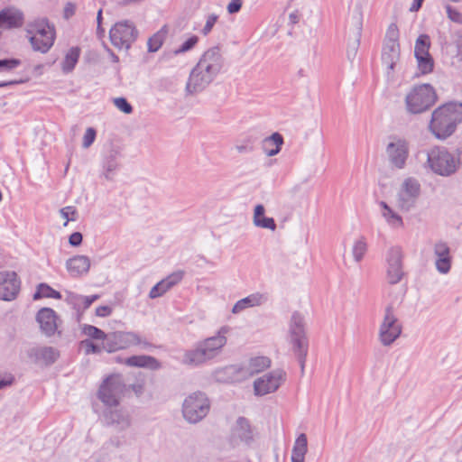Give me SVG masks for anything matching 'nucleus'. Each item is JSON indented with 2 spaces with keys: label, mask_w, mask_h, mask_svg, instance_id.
I'll use <instances>...</instances> for the list:
<instances>
[{
  "label": "nucleus",
  "mask_w": 462,
  "mask_h": 462,
  "mask_svg": "<svg viewBox=\"0 0 462 462\" xmlns=\"http://www.w3.org/2000/svg\"><path fill=\"white\" fill-rule=\"evenodd\" d=\"M223 65L224 59L218 46L207 50L189 73L186 94L194 96L204 91L219 74Z\"/></svg>",
  "instance_id": "f257e3e1"
},
{
  "label": "nucleus",
  "mask_w": 462,
  "mask_h": 462,
  "mask_svg": "<svg viewBox=\"0 0 462 462\" xmlns=\"http://www.w3.org/2000/svg\"><path fill=\"white\" fill-rule=\"evenodd\" d=\"M230 331L223 326L215 336L197 342L194 347L184 352L181 363L189 366H199L217 356L227 342L226 335Z\"/></svg>",
  "instance_id": "f03ea898"
},
{
  "label": "nucleus",
  "mask_w": 462,
  "mask_h": 462,
  "mask_svg": "<svg viewBox=\"0 0 462 462\" xmlns=\"http://www.w3.org/2000/svg\"><path fill=\"white\" fill-rule=\"evenodd\" d=\"M462 122V102L451 101L437 107L431 114L430 129L441 140L451 136Z\"/></svg>",
  "instance_id": "7ed1b4c3"
},
{
  "label": "nucleus",
  "mask_w": 462,
  "mask_h": 462,
  "mask_svg": "<svg viewBox=\"0 0 462 462\" xmlns=\"http://www.w3.org/2000/svg\"><path fill=\"white\" fill-rule=\"evenodd\" d=\"M27 37L34 51L47 53L53 46L55 27L46 18L36 19L27 24Z\"/></svg>",
  "instance_id": "20e7f679"
},
{
  "label": "nucleus",
  "mask_w": 462,
  "mask_h": 462,
  "mask_svg": "<svg viewBox=\"0 0 462 462\" xmlns=\"http://www.w3.org/2000/svg\"><path fill=\"white\" fill-rule=\"evenodd\" d=\"M289 334L291 350L300 364V372L303 374L309 350V340L305 332L304 318L299 312H294L291 315Z\"/></svg>",
  "instance_id": "39448f33"
},
{
  "label": "nucleus",
  "mask_w": 462,
  "mask_h": 462,
  "mask_svg": "<svg viewBox=\"0 0 462 462\" xmlns=\"http://www.w3.org/2000/svg\"><path fill=\"white\" fill-rule=\"evenodd\" d=\"M437 94L430 84L414 86L405 97L406 109L410 114H421L437 101Z\"/></svg>",
  "instance_id": "423d86ee"
},
{
  "label": "nucleus",
  "mask_w": 462,
  "mask_h": 462,
  "mask_svg": "<svg viewBox=\"0 0 462 462\" xmlns=\"http://www.w3.org/2000/svg\"><path fill=\"white\" fill-rule=\"evenodd\" d=\"M430 168L440 176H449L456 172L457 167L455 157L445 147H434L427 152Z\"/></svg>",
  "instance_id": "0eeeda50"
},
{
  "label": "nucleus",
  "mask_w": 462,
  "mask_h": 462,
  "mask_svg": "<svg viewBox=\"0 0 462 462\" xmlns=\"http://www.w3.org/2000/svg\"><path fill=\"white\" fill-rule=\"evenodd\" d=\"M210 402L204 393L196 392L189 394L183 402L182 414L189 423H198L207 416Z\"/></svg>",
  "instance_id": "6e6552de"
},
{
  "label": "nucleus",
  "mask_w": 462,
  "mask_h": 462,
  "mask_svg": "<svg viewBox=\"0 0 462 462\" xmlns=\"http://www.w3.org/2000/svg\"><path fill=\"white\" fill-rule=\"evenodd\" d=\"M125 390L123 377L120 374L107 376L97 392L98 399L107 407H116Z\"/></svg>",
  "instance_id": "1a4fd4ad"
},
{
  "label": "nucleus",
  "mask_w": 462,
  "mask_h": 462,
  "mask_svg": "<svg viewBox=\"0 0 462 462\" xmlns=\"http://www.w3.org/2000/svg\"><path fill=\"white\" fill-rule=\"evenodd\" d=\"M111 43L117 49L128 51L138 37L134 23L129 20L117 22L109 32Z\"/></svg>",
  "instance_id": "9d476101"
},
{
  "label": "nucleus",
  "mask_w": 462,
  "mask_h": 462,
  "mask_svg": "<svg viewBox=\"0 0 462 462\" xmlns=\"http://www.w3.org/2000/svg\"><path fill=\"white\" fill-rule=\"evenodd\" d=\"M402 327L393 311V307L389 305L384 310L383 321L379 328V340L384 346H391L402 334Z\"/></svg>",
  "instance_id": "9b49d317"
},
{
  "label": "nucleus",
  "mask_w": 462,
  "mask_h": 462,
  "mask_svg": "<svg viewBox=\"0 0 462 462\" xmlns=\"http://www.w3.org/2000/svg\"><path fill=\"white\" fill-rule=\"evenodd\" d=\"M137 345H143L144 347L151 346L150 343L145 340H142L141 337L134 332L116 331L106 334L105 341H103V348L108 353Z\"/></svg>",
  "instance_id": "f8f14e48"
},
{
  "label": "nucleus",
  "mask_w": 462,
  "mask_h": 462,
  "mask_svg": "<svg viewBox=\"0 0 462 462\" xmlns=\"http://www.w3.org/2000/svg\"><path fill=\"white\" fill-rule=\"evenodd\" d=\"M420 194V184L414 178H407L397 194V206L403 211L411 209Z\"/></svg>",
  "instance_id": "ddd939ff"
},
{
  "label": "nucleus",
  "mask_w": 462,
  "mask_h": 462,
  "mask_svg": "<svg viewBox=\"0 0 462 462\" xmlns=\"http://www.w3.org/2000/svg\"><path fill=\"white\" fill-rule=\"evenodd\" d=\"M286 373L282 369L273 370L264 374L254 382L255 395L263 396L274 393L284 382Z\"/></svg>",
  "instance_id": "4468645a"
},
{
  "label": "nucleus",
  "mask_w": 462,
  "mask_h": 462,
  "mask_svg": "<svg viewBox=\"0 0 462 462\" xmlns=\"http://www.w3.org/2000/svg\"><path fill=\"white\" fill-rule=\"evenodd\" d=\"M403 254L398 246L391 247L386 253V278L390 284H397L404 275L402 266Z\"/></svg>",
  "instance_id": "2eb2a0df"
},
{
  "label": "nucleus",
  "mask_w": 462,
  "mask_h": 462,
  "mask_svg": "<svg viewBox=\"0 0 462 462\" xmlns=\"http://www.w3.org/2000/svg\"><path fill=\"white\" fill-rule=\"evenodd\" d=\"M36 321L39 323L41 331L48 337L58 334L61 337L62 333L59 329L60 319L56 312L51 308H42L36 314Z\"/></svg>",
  "instance_id": "dca6fc26"
},
{
  "label": "nucleus",
  "mask_w": 462,
  "mask_h": 462,
  "mask_svg": "<svg viewBox=\"0 0 462 462\" xmlns=\"http://www.w3.org/2000/svg\"><path fill=\"white\" fill-rule=\"evenodd\" d=\"M253 440V430L250 421L245 417H238L231 428L229 436L230 445L235 448L241 443L249 444Z\"/></svg>",
  "instance_id": "f3484780"
},
{
  "label": "nucleus",
  "mask_w": 462,
  "mask_h": 462,
  "mask_svg": "<svg viewBox=\"0 0 462 462\" xmlns=\"http://www.w3.org/2000/svg\"><path fill=\"white\" fill-rule=\"evenodd\" d=\"M390 162L397 169H403L409 155L408 143L403 139H394L386 146Z\"/></svg>",
  "instance_id": "a211bd4d"
},
{
  "label": "nucleus",
  "mask_w": 462,
  "mask_h": 462,
  "mask_svg": "<svg viewBox=\"0 0 462 462\" xmlns=\"http://www.w3.org/2000/svg\"><path fill=\"white\" fill-rule=\"evenodd\" d=\"M20 280L14 272L0 273V300H13L20 291Z\"/></svg>",
  "instance_id": "6ab92c4d"
},
{
  "label": "nucleus",
  "mask_w": 462,
  "mask_h": 462,
  "mask_svg": "<svg viewBox=\"0 0 462 462\" xmlns=\"http://www.w3.org/2000/svg\"><path fill=\"white\" fill-rule=\"evenodd\" d=\"M435 267L441 274L449 273L452 264L450 248L445 242H438L434 245Z\"/></svg>",
  "instance_id": "aec40b11"
},
{
  "label": "nucleus",
  "mask_w": 462,
  "mask_h": 462,
  "mask_svg": "<svg viewBox=\"0 0 462 462\" xmlns=\"http://www.w3.org/2000/svg\"><path fill=\"white\" fill-rule=\"evenodd\" d=\"M184 277L183 271H177L169 274L166 278L156 283L150 291L149 297L156 299L178 284Z\"/></svg>",
  "instance_id": "412c9836"
},
{
  "label": "nucleus",
  "mask_w": 462,
  "mask_h": 462,
  "mask_svg": "<svg viewBox=\"0 0 462 462\" xmlns=\"http://www.w3.org/2000/svg\"><path fill=\"white\" fill-rule=\"evenodd\" d=\"M400 59V45L399 43L387 44L384 43L382 51V62L386 67L387 77L393 75L395 65Z\"/></svg>",
  "instance_id": "4be33fe9"
},
{
  "label": "nucleus",
  "mask_w": 462,
  "mask_h": 462,
  "mask_svg": "<svg viewBox=\"0 0 462 462\" xmlns=\"http://www.w3.org/2000/svg\"><path fill=\"white\" fill-rule=\"evenodd\" d=\"M66 268L72 277H79L88 273L90 259L86 255H75L66 262Z\"/></svg>",
  "instance_id": "5701e85b"
},
{
  "label": "nucleus",
  "mask_w": 462,
  "mask_h": 462,
  "mask_svg": "<svg viewBox=\"0 0 462 462\" xmlns=\"http://www.w3.org/2000/svg\"><path fill=\"white\" fill-rule=\"evenodd\" d=\"M107 424L115 425L118 430H125L131 425L129 414L122 410H106L104 413Z\"/></svg>",
  "instance_id": "b1692460"
},
{
  "label": "nucleus",
  "mask_w": 462,
  "mask_h": 462,
  "mask_svg": "<svg viewBox=\"0 0 462 462\" xmlns=\"http://www.w3.org/2000/svg\"><path fill=\"white\" fill-rule=\"evenodd\" d=\"M29 356L36 360H42L46 365H52L60 356V352L52 346L33 347L30 349Z\"/></svg>",
  "instance_id": "393cba45"
},
{
  "label": "nucleus",
  "mask_w": 462,
  "mask_h": 462,
  "mask_svg": "<svg viewBox=\"0 0 462 462\" xmlns=\"http://www.w3.org/2000/svg\"><path fill=\"white\" fill-rule=\"evenodd\" d=\"M266 301H267L266 295L260 293V292L253 293V294H250L247 297L243 298V299L239 300L238 301H236V303L234 305V307L232 309V312L234 314H237V313H240L241 311L245 310L247 308L260 306V305L265 303Z\"/></svg>",
  "instance_id": "a878e982"
},
{
  "label": "nucleus",
  "mask_w": 462,
  "mask_h": 462,
  "mask_svg": "<svg viewBox=\"0 0 462 462\" xmlns=\"http://www.w3.org/2000/svg\"><path fill=\"white\" fill-rule=\"evenodd\" d=\"M99 298V295L83 296L71 291L67 292L65 300L77 311L84 310Z\"/></svg>",
  "instance_id": "bb28decb"
},
{
  "label": "nucleus",
  "mask_w": 462,
  "mask_h": 462,
  "mask_svg": "<svg viewBox=\"0 0 462 462\" xmlns=\"http://www.w3.org/2000/svg\"><path fill=\"white\" fill-rule=\"evenodd\" d=\"M125 364L132 367H144L151 370H158L162 367L161 363L151 356H132L125 360Z\"/></svg>",
  "instance_id": "cd10ccee"
},
{
  "label": "nucleus",
  "mask_w": 462,
  "mask_h": 462,
  "mask_svg": "<svg viewBox=\"0 0 462 462\" xmlns=\"http://www.w3.org/2000/svg\"><path fill=\"white\" fill-rule=\"evenodd\" d=\"M265 208L262 204L254 207L253 223L255 226L275 231L277 225L273 217L264 216Z\"/></svg>",
  "instance_id": "c85d7f7f"
},
{
  "label": "nucleus",
  "mask_w": 462,
  "mask_h": 462,
  "mask_svg": "<svg viewBox=\"0 0 462 462\" xmlns=\"http://www.w3.org/2000/svg\"><path fill=\"white\" fill-rule=\"evenodd\" d=\"M283 144V137L279 133H273L263 141V149L267 156H274L280 152Z\"/></svg>",
  "instance_id": "c756f323"
},
{
  "label": "nucleus",
  "mask_w": 462,
  "mask_h": 462,
  "mask_svg": "<svg viewBox=\"0 0 462 462\" xmlns=\"http://www.w3.org/2000/svg\"><path fill=\"white\" fill-rule=\"evenodd\" d=\"M168 34L167 25H163L158 32L148 39L147 47L149 52H156L162 46Z\"/></svg>",
  "instance_id": "7c9ffc66"
},
{
  "label": "nucleus",
  "mask_w": 462,
  "mask_h": 462,
  "mask_svg": "<svg viewBox=\"0 0 462 462\" xmlns=\"http://www.w3.org/2000/svg\"><path fill=\"white\" fill-rule=\"evenodd\" d=\"M379 205L382 208V216L390 226L399 227L403 225L402 217L394 212L386 202L380 201Z\"/></svg>",
  "instance_id": "2f4dec72"
},
{
  "label": "nucleus",
  "mask_w": 462,
  "mask_h": 462,
  "mask_svg": "<svg viewBox=\"0 0 462 462\" xmlns=\"http://www.w3.org/2000/svg\"><path fill=\"white\" fill-rule=\"evenodd\" d=\"M79 55L80 49L79 47H72L69 49L61 64V69L64 73H69L74 69L79 61Z\"/></svg>",
  "instance_id": "473e14b6"
},
{
  "label": "nucleus",
  "mask_w": 462,
  "mask_h": 462,
  "mask_svg": "<svg viewBox=\"0 0 462 462\" xmlns=\"http://www.w3.org/2000/svg\"><path fill=\"white\" fill-rule=\"evenodd\" d=\"M271 365V360L266 356H256L251 358L248 364L247 371L250 375L258 374Z\"/></svg>",
  "instance_id": "72a5a7b5"
},
{
  "label": "nucleus",
  "mask_w": 462,
  "mask_h": 462,
  "mask_svg": "<svg viewBox=\"0 0 462 462\" xmlns=\"http://www.w3.org/2000/svg\"><path fill=\"white\" fill-rule=\"evenodd\" d=\"M117 156L118 152L116 151L111 150L109 153L106 155L104 161V176L106 180H112V173L117 169Z\"/></svg>",
  "instance_id": "f704fd0d"
},
{
  "label": "nucleus",
  "mask_w": 462,
  "mask_h": 462,
  "mask_svg": "<svg viewBox=\"0 0 462 462\" xmlns=\"http://www.w3.org/2000/svg\"><path fill=\"white\" fill-rule=\"evenodd\" d=\"M42 298H51L60 300L61 299V294L60 291L52 289L47 283H40L37 286V290L33 294V300H36Z\"/></svg>",
  "instance_id": "c9c22d12"
},
{
  "label": "nucleus",
  "mask_w": 462,
  "mask_h": 462,
  "mask_svg": "<svg viewBox=\"0 0 462 462\" xmlns=\"http://www.w3.org/2000/svg\"><path fill=\"white\" fill-rule=\"evenodd\" d=\"M430 39L428 34H420L414 46V56L415 58L430 54Z\"/></svg>",
  "instance_id": "e433bc0d"
},
{
  "label": "nucleus",
  "mask_w": 462,
  "mask_h": 462,
  "mask_svg": "<svg viewBox=\"0 0 462 462\" xmlns=\"http://www.w3.org/2000/svg\"><path fill=\"white\" fill-rule=\"evenodd\" d=\"M307 450H308L307 437L304 433H301L296 439V441H295L293 448H292L291 457L304 459Z\"/></svg>",
  "instance_id": "4c0bfd02"
},
{
  "label": "nucleus",
  "mask_w": 462,
  "mask_h": 462,
  "mask_svg": "<svg viewBox=\"0 0 462 462\" xmlns=\"http://www.w3.org/2000/svg\"><path fill=\"white\" fill-rule=\"evenodd\" d=\"M360 38H361V28L357 27L353 33V37L349 39L348 43H347L346 54H347V58L351 60H354L356 55V52H357V50H358V47L360 44Z\"/></svg>",
  "instance_id": "58836bf2"
},
{
  "label": "nucleus",
  "mask_w": 462,
  "mask_h": 462,
  "mask_svg": "<svg viewBox=\"0 0 462 462\" xmlns=\"http://www.w3.org/2000/svg\"><path fill=\"white\" fill-rule=\"evenodd\" d=\"M419 71L425 75L433 70L434 60L430 54L420 56L416 58Z\"/></svg>",
  "instance_id": "ea45409f"
},
{
  "label": "nucleus",
  "mask_w": 462,
  "mask_h": 462,
  "mask_svg": "<svg viewBox=\"0 0 462 462\" xmlns=\"http://www.w3.org/2000/svg\"><path fill=\"white\" fill-rule=\"evenodd\" d=\"M82 332L90 338L102 340V342L105 341L106 337L103 330L92 325H84Z\"/></svg>",
  "instance_id": "a19ab883"
},
{
  "label": "nucleus",
  "mask_w": 462,
  "mask_h": 462,
  "mask_svg": "<svg viewBox=\"0 0 462 462\" xmlns=\"http://www.w3.org/2000/svg\"><path fill=\"white\" fill-rule=\"evenodd\" d=\"M367 250V245L364 237H361L353 246V256L356 262H360Z\"/></svg>",
  "instance_id": "79ce46f5"
},
{
  "label": "nucleus",
  "mask_w": 462,
  "mask_h": 462,
  "mask_svg": "<svg viewBox=\"0 0 462 462\" xmlns=\"http://www.w3.org/2000/svg\"><path fill=\"white\" fill-rule=\"evenodd\" d=\"M199 42V37L197 35L190 36L186 40L178 49L174 50V55H180L192 50Z\"/></svg>",
  "instance_id": "37998d69"
},
{
  "label": "nucleus",
  "mask_w": 462,
  "mask_h": 462,
  "mask_svg": "<svg viewBox=\"0 0 462 462\" xmlns=\"http://www.w3.org/2000/svg\"><path fill=\"white\" fill-rule=\"evenodd\" d=\"M219 16L217 14H209L206 16V23L203 28L201 29L200 32L202 35L207 36L208 35L214 25L218 21Z\"/></svg>",
  "instance_id": "c03bdc74"
},
{
  "label": "nucleus",
  "mask_w": 462,
  "mask_h": 462,
  "mask_svg": "<svg viewBox=\"0 0 462 462\" xmlns=\"http://www.w3.org/2000/svg\"><path fill=\"white\" fill-rule=\"evenodd\" d=\"M60 213L63 218L66 219L64 226H66L69 221H76L78 217V211L75 207L68 206L64 207L60 210Z\"/></svg>",
  "instance_id": "a18cd8bd"
},
{
  "label": "nucleus",
  "mask_w": 462,
  "mask_h": 462,
  "mask_svg": "<svg viewBox=\"0 0 462 462\" xmlns=\"http://www.w3.org/2000/svg\"><path fill=\"white\" fill-rule=\"evenodd\" d=\"M81 346L85 349V354H99L103 348V345L94 344L90 339H85L80 342Z\"/></svg>",
  "instance_id": "49530a36"
},
{
  "label": "nucleus",
  "mask_w": 462,
  "mask_h": 462,
  "mask_svg": "<svg viewBox=\"0 0 462 462\" xmlns=\"http://www.w3.org/2000/svg\"><path fill=\"white\" fill-rule=\"evenodd\" d=\"M19 59H3L0 60V71H10L21 65Z\"/></svg>",
  "instance_id": "de8ad7c7"
},
{
  "label": "nucleus",
  "mask_w": 462,
  "mask_h": 462,
  "mask_svg": "<svg viewBox=\"0 0 462 462\" xmlns=\"http://www.w3.org/2000/svg\"><path fill=\"white\" fill-rule=\"evenodd\" d=\"M398 38H399V30L397 28V25L394 23L390 24L387 29V32H386V38H385L384 43H387V44L399 43Z\"/></svg>",
  "instance_id": "09e8293b"
},
{
  "label": "nucleus",
  "mask_w": 462,
  "mask_h": 462,
  "mask_svg": "<svg viewBox=\"0 0 462 462\" xmlns=\"http://www.w3.org/2000/svg\"><path fill=\"white\" fill-rule=\"evenodd\" d=\"M115 106L125 114H131L133 112L132 105L125 97H116L114 99Z\"/></svg>",
  "instance_id": "8fccbe9b"
},
{
  "label": "nucleus",
  "mask_w": 462,
  "mask_h": 462,
  "mask_svg": "<svg viewBox=\"0 0 462 462\" xmlns=\"http://www.w3.org/2000/svg\"><path fill=\"white\" fill-rule=\"evenodd\" d=\"M96 130L92 127H89L87 129L84 137H83V147L88 148L89 147L96 139Z\"/></svg>",
  "instance_id": "3c124183"
},
{
  "label": "nucleus",
  "mask_w": 462,
  "mask_h": 462,
  "mask_svg": "<svg viewBox=\"0 0 462 462\" xmlns=\"http://www.w3.org/2000/svg\"><path fill=\"white\" fill-rule=\"evenodd\" d=\"M446 11L448 17L457 23H462V14L456 9L452 8L450 5L446 6Z\"/></svg>",
  "instance_id": "603ef678"
},
{
  "label": "nucleus",
  "mask_w": 462,
  "mask_h": 462,
  "mask_svg": "<svg viewBox=\"0 0 462 462\" xmlns=\"http://www.w3.org/2000/svg\"><path fill=\"white\" fill-rule=\"evenodd\" d=\"M243 5V0H231V2L227 5V12L230 14H236L241 10Z\"/></svg>",
  "instance_id": "864d4df0"
},
{
  "label": "nucleus",
  "mask_w": 462,
  "mask_h": 462,
  "mask_svg": "<svg viewBox=\"0 0 462 462\" xmlns=\"http://www.w3.org/2000/svg\"><path fill=\"white\" fill-rule=\"evenodd\" d=\"M83 236L80 232H74L69 237V243L71 246H79L82 244Z\"/></svg>",
  "instance_id": "5fc2aeb1"
},
{
  "label": "nucleus",
  "mask_w": 462,
  "mask_h": 462,
  "mask_svg": "<svg viewBox=\"0 0 462 462\" xmlns=\"http://www.w3.org/2000/svg\"><path fill=\"white\" fill-rule=\"evenodd\" d=\"M112 308L109 306H99L96 309V315L98 317H107L111 315Z\"/></svg>",
  "instance_id": "6e6d98bb"
},
{
  "label": "nucleus",
  "mask_w": 462,
  "mask_h": 462,
  "mask_svg": "<svg viewBox=\"0 0 462 462\" xmlns=\"http://www.w3.org/2000/svg\"><path fill=\"white\" fill-rule=\"evenodd\" d=\"M236 150L239 153H247L253 151V145L249 143L248 142L242 143V144H236Z\"/></svg>",
  "instance_id": "4d7b16f0"
},
{
  "label": "nucleus",
  "mask_w": 462,
  "mask_h": 462,
  "mask_svg": "<svg viewBox=\"0 0 462 462\" xmlns=\"http://www.w3.org/2000/svg\"><path fill=\"white\" fill-rule=\"evenodd\" d=\"M14 383V377L11 375L7 379H0V390L11 385Z\"/></svg>",
  "instance_id": "13d9d810"
},
{
  "label": "nucleus",
  "mask_w": 462,
  "mask_h": 462,
  "mask_svg": "<svg viewBox=\"0 0 462 462\" xmlns=\"http://www.w3.org/2000/svg\"><path fill=\"white\" fill-rule=\"evenodd\" d=\"M424 0H415L410 7L411 12H417L422 5Z\"/></svg>",
  "instance_id": "bf43d9fd"
},
{
  "label": "nucleus",
  "mask_w": 462,
  "mask_h": 462,
  "mask_svg": "<svg viewBox=\"0 0 462 462\" xmlns=\"http://www.w3.org/2000/svg\"><path fill=\"white\" fill-rule=\"evenodd\" d=\"M457 167L462 168V146L458 147L456 151Z\"/></svg>",
  "instance_id": "052dcab7"
},
{
  "label": "nucleus",
  "mask_w": 462,
  "mask_h": 462,
  "mask_svg": "<svg viewBox=\"0 0 462 462\" xmlns=\"http://www.w3.org/2000/svg\"><path fill=\"white\" fill-rule=\"evenodd\" d=\"M22 82H23L22 80L2 81V82H0V88H4V87H6V86H11V85H15V84H19V83H22Z\"/></svg>",
  "instance_id": "680f3d73"
},
{
  "label": "nucleus",
  "mask_w": 462,
  "mask_h": 462,
  "mask_svg": "<svg viewBox=\"0 0 462 462\" xmlns=\"http://www.w3.org/2000/svg\"><path fill=\"white\" fill-rule=\"evenodd\" d=\"M289 20L291 23L295 24L299 22V16L296 13H291L289 15Z\"/></svg>",
  "instance_id": "e2e57ef3"
},
{
  "label": "nucleus",
  "mask_w": 462,
  "mask_h": 462,
  "mask_svg": "<svg viewBox=\"0 0 462 462\" xmlns=\"http://www.w3.org/2000/svg\"><path fill=\"white\" fill-rule=\"evenodd\" d=\"M110 52V56H111V59L114 62H118L119 61V58L117 55H116L113 51H109Z\"/></svg>",
  "instance_id": "0e129e2a"
},
{
  "label": "nucleus",
  "mask_w": 462,
  "mask_h": 462,
  "mask_svg": "<svg viewBox=\"0 0 462 462\" xmlns=\"http://www.w3.org/2000/svg\"><path fill=\"white\" fill-rule=\"evenodd\" d=\"M97 24L98 23L101 24V23H102V10L101 9L97 12Z\"/></svg>",
  "instance_id": "69168bd1"
},
{
  "label": "nucleus",
  "mask_w": 462,
  "mask_h": 462,
  "mask_svg": "<svg viewBox=\"0 0 462 462\" xmlns=\"http://www.w3.org/2000/svg\"><path fill=\"white\" fill-rule=\"evenodd\" d=\"M104 32H105V31H104V29L101 27V24H99V23H98V24H97V33L98 35H102V34L104 33Z\"/></svg>",
  "instance_id": "338daca9"
},
{
  "label": "nucleus",
  "mask_w": 462,
  "mask_h": 462,
  "mask_svg": "<svg viewBox=\"0 0 462 462\" xmlns=\"http://www.w3.org/2000/svg\"><path fill=\"white\" fill-rule=\"evenodd\" d=\"M291 462H304V459L291 457Z\"/></svg>",
  "instance_id": "774afa93"
}]
</instances>
